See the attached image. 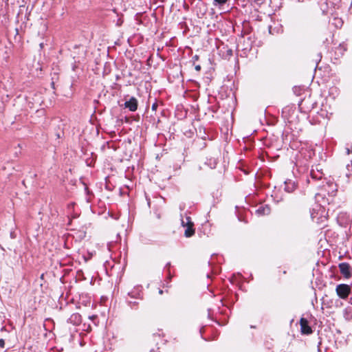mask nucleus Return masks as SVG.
Listing matches in <instances>:
<instances>
[{
	"label": "nucleus",
	"instance_id": "1",
	"mask_svg": "<svg viewBox=\"0 0 352 352\" xmlns=\"http://www.w3.org/2000/svg\"><path fill=\"white\" fill-rule=\"evenodd\" d=\"M337 295L342 299H346L351 292V287L346 284H339L336 286Z\"/></svg>",
	"mask_w": 352,
	"mask_h": 352
},
{
	"label": "nucleus",
	"instance_id": "2",
	"mask_svg": "<svg viewBox=\"0 0 352 352\" xmlns=\"http://www.w3.org/2000/svg\"><path fill=\"white\" fill-rule=\"evenodd\" d=\"M182 224L184 227H186V230L184 231V235L186 237H190L194 234L195 230L192 228L193 223L190 221L189 217H186V221L182 219Z\"/></svg>",
	"mask_w": 352,
	"mask_h": 352
},
{
	"label": "nucleus",
	"instance_id": "3",
	"mask_svg": "<svg viewBox=\"0 0 352 352\" xmlns=\"http://www.w3.org/2000/svg\"><path fill=\"white\" fill-rule=\"evenodd\" d=\"M340 273L346 278L351 277V267L348 263H341L338 265Z\"/></svg>",
	"mask_w": 352,
	"mask_h": 352
},
{
	"label": "nucleus",
	"instance_id": "4",
	"mask_svg": "<svg viewBox=\"0 0 352 352\" xmlns=\"http://www.w3.org/2000/svg\"><path fill=\"white\" fill-rule=\"evenodd\" d=\"M300 330L302 334H310L312 333V329L309 325L308 320L305 318H301L300 320Z\"/></svg>",
	"mask_w": 352,
	"mask_h": 352
},
{
	"label": "nucleus",
	"instance_id": "5",
	"mask_svg": "<svg viewBox=\"0 0 352 352\" xmlns=\"http://www.w3.org/2000/svg\"><path fill=\"white\" fill-rule=\"evenodd\" d=\"M318 209L313 208L311 211V217L314 221H316V223H319L320 221V219L322 218V213L324 212V210L323 208H322L320 206H318Z\"/></svg>",
	"mask_w": 352,
	"mask_h": 352
},
{
	"label": "nucleus",
	"instance_id": "6",
	"mask_svg": "<svg viewBox=\"0 0 352 352\" xmlns=\"http://www.w3.org/2000/svg\"><path fill=\"white\" fill-rule=\"evenodd\" d=\"M284 186L285 191L289 193L294 192L297 187L296 182L292 179H286L284 182Z\"/></svg>",
	"mask_w": 352,
	"mask_h": 352
},
{
	"label": "nucleus",
	"instance_id": "7",
	"mask_svg": "<svg viewBox=\"0 0 352 352\" xmlns=\"http://www.w3.org/2000/svg\"><path fill=\"white\" fill-rule=\"evenodd\" d=\"M343 20L341 18L336 16H333L329 19V24L334 26L337 29L341 28L342 26L343 25Z\"/></svg>",
	"mask_w": 352,
	"mask_h": 352
},
{
	"label": "nucleus",
	"instance_id": "8",
	"mask_svg": "<svg viewBox=\"0 0 352 352\" xmlns=\"http://www.w3.org/2000/svg\"><path fill=\"white\" fill-rule=\"evenodd\" d=\"M201 133H202L201 129L199 127V138H201L204 141L203 144L199 142V147L200 146L206 147L207 146V143L206 141V140L210 141L211 138H210V135L206 133L205 128H204L203 135Z\"/></svg>",
	"mask_w": 352,
	"mask_h": 352
},
{
	"label": "nucleus",
	"instance_id": "9",
	"mask_svg": "<svg viewBox=\"0 0 352 352\" xmlns=\"http://www.w3.org/2000/svg\"><path fill=\"white\" fill-rule=\"evenodd\" d=\"M258 216L266 215L270 213V208L267 205L259 206L255 211Z\"/></svg>",
	"mask_w": 352,
	"mask_h": 352
},
{
	"label": "nucleus",
	"instance_id": "10",
	"mask_svg": "<svg viewBox=\"0 0 352 352\" xmlns=\"http://www.w3.org/2000/svg\"><path fill=\"white\" fill-rule=\"evenodd\" d=\"M125 107L129 108L131 111H135L138 108V102L135 98H131L129 101L125 102Z\"/></svg>",
	"mask_w": 352,
	"mask_h": 352
},
{
	"label": "nucleus",
	"instance_id": "11",
	"mask_svg": "<svg viewBox=\"0 0 352 352\" xmlns=\"http://www.w3.org/2000/svg\"><path fill=\"white\" fill-rule=\"evenodd\" d=\"M311 179L313 180H320L323 177V173L322 172H320L318 170L315 171L314 170H311L310 173Z\"/></svg>",
	"mask_w": 352,
	"mask_h": 352
},
{
	"label": "nucleus",
	"instance_id": "12",
	"mask_svg": "<svg viewBox=\"0 0 352 352\" xmlns=\"http://www.w3.org/2000/svg\"><path fill=\"white\" fill-rule=\"evenodd\" d=\"M210 168H214L217 165V160L215 158H210L208 162H205Z\"/></svg>",
	"mask_w": 352,
	"mask_h": 352
},
{
	"label": "nucleus",
	"instance_id": "13",
	"mask_svg": "<svg viewBox=\"0 0 352 352\" xmlns=\"http://www.w3.org/2000/svg\"><path fill=\"white\" fill-rule=\"evenodd\" d=\"M213 45V39L212 38H209L207 40V45H204V47H205V50L207 51L209 50V48L212 47Z\"/></svg>",
	"mask_w": 352,
	"mask_h": 352
},
{
	"label": "nucleus",
	"instance_id": "14",
	"mask_svg": "<svg viewBox=\"0 0 352 352\" xmlns=\"http://www.w3.org/2000/svg\"><path fill=\"white\" fill-rule=\"evenodd\" d=\"M216 5L222 6L225 4L228 0H214Z\"/></svg>",
	"mask_w": 352,
	"mask_h": 352
},
{
	"label": "nucleus",
	"instance_id": "15",
	"mask_svg": "<svg viewBox=\"0 0 352 352\" xmlns=\"http://www.w3.org/2000/svg\"><path fill=\"white\" fill-rule=\"evenodd\" d=\"M255 3L257 4H262L264 1V0H253Z\"/></svg>",
	"mask_w": 352,
	"mask_h": 352
},
{
	"label": "nucleus",
	"instance_id": "16",
	"mask_svg": "<svg viewBox=\"0 0 352 352\" xmlns=\"http://www.w3.org/2000/svg\"><path fill=\"white\" fill-rule=\"evenodd\" d=\"M0 346L2 348L4 346V340L2 339H0Z\"/></svg>",
	"mask_w": 352,
	"mask_h": 352
},
{
	"label": "nucleus",
	"instance_id": "17",
	"mask_svg": "<svg viewBox=\"0 0 352 352\" xmlns=\"http://www.w3.org/2000/svg\"><path fill=\"white\" fill-rule=\"evenodd\" d=\"M268 29H269V32H270V34H272L273 33H272V27H271V26H269Z\"/></svg>",
	"mask_w": 352,
	"mask_h": 352
},
{
	"label": "nucleus",
	"instance_id": "18",
	"mask_svg": "<svg viewBox=\"0 0 352 352\" xmlns=\"http://www.w3.org/2000/svg\"><path fill=\"white\" fill-rule=\"evenodd\" d=\"M208 286H209V284L208 283H206L204 285V287H206L207 289H208Z\"/></svg>",
	"mask_w": 352,
	"mask_h": 352
},
{
	"label": "nucleus",
	"instance_id": "19",
	"mask_svg": "<svg viewBox=\"0 0 352 352\" xmlns=\"http://www.w3.org/2000/svg\"><path fill=\"white\" fill-rule=\"evenodd\" d=\"M228 54H230V55H232V50H229L228 51Z\"/></svg>",
	"mask_w": 352,
	"mask_h": 352
},
{
	"label": "nucleus",
	"instance_id": "20",
	"mask_svg": "<svg viewBox=\"0 0 352 352\" xmlns=\"http://www.w3.org/2000/svg\"><path fill=\"white\" fill-rule=\"evenodd\" d=\"M244 50H250V47H246L245 48H243Z\"/></svg>",
	"mask_w": 352,
	"mask_h": 352
},
{
	"label": "nucleus",
	"instance_id": "21",
	"mask_svg": "<svg viewBox=\"0 0 352 352\" xmlns=\"http://www.w3.org/2000/svg\"><path fill=\"white\" fill-rule=\"evenodd\" d=\"M195 69L196 71H198V65L195 66Z\"/></svg>",
	"mask_w": 352,
	"mask_h": 352
},
{
	"label": "nucleus",
	"instance_id": "22",
	"mask_svg": "<svg viewBox=\"0 0 352 352\" xmlns=\"http://www.w3.org/2000/svg\"><path fill=\"white\" fill-rule=\"evenodd\" d=\"M318 57H319L320 58H322V55H321V54H320H320H318ZM320 60V59H319V60Z\"/></svg>",
	"mask_w": 352,
	"mask_h": 352
},
{
	"label": "nucleus",
	"instance_id": "23",
	"mask_svg": "<svg viewBox=\"0 0 352 352\" xmlns=\"http://www.w3.org/2000/svg\"><path fill=\"white\" fill-rule=\"evenodd\" d=\"M155 107H156L155 104H153V107H152L153 109H155Z\"/></svg>",
	"mask_w": 352,
	"mask_h": 352
},
{
	"label": "nucleus",
	"instance_id": "24",
	"mask_svg": "<svg viewBox=\"0 0 352 352\" xmlns=\"http://www.w3.org/2000/svg\"><path fill=\"white\" fill-rule=\"evenodd\" d=\"M159 292H160V294H162V290H160Z\"/></svg>",
	"mask_w": 352,
	"mask_h": 352
},
{
	"label": "nucleus",
	"instance_id": "25",
	"mask_svg": "<svg viewBox=\"0 0 352 352\" xmlns=\"http://www.w3.org/2000/svg\"><path fill=\"white\" fill-rule=\"evenodd\" d=\"M347 153H349V149L347 148Z\"/></svg>",
	"mask_w": 352,
	"mask_h": 352
}]
</instances>
